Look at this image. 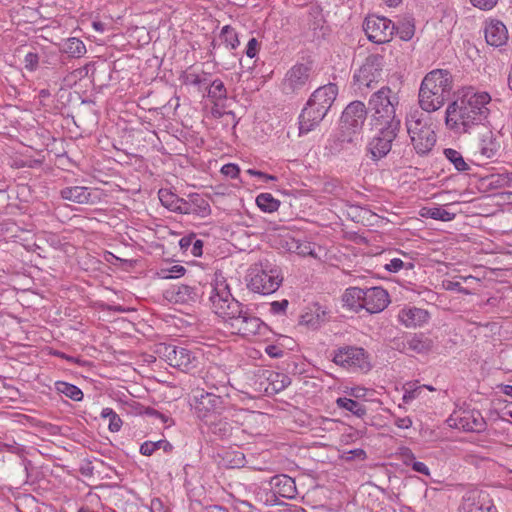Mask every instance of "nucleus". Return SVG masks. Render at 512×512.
Masks as SVG:
<instances>
[{"mask_svg": "<svg viewBox=\"0 0 512 512\" xmlns=\"http://www.w3.org/2000/svg\"><path fill=\"white\" fill-rule=\"evenodd\" d=\"M213 311L223 317L232 333L249 337L260 334V330L265 326L264 322L249 312L244 310L242 303L237 301L231 294L225 281H216L211 288L209 297Z\"/></svg>", "mask_w": 512, "mask_h": 512, "instance_id": "f257e3e1", "label": "nucleus"}, {"mask_svg": "<svg viewBox=\"0 0 512 512\" xmlns=\"http://www.w3.org/2000/svg\"><path fill=\"white\" fill-rule=\"evenodd\" d=\"M491 97L486 92L467 90L450 103L446 110V125L458 132H468L474 125L483 124L489 115L487 105Z\"/></svg>", "mask_w": 512, "mask_h": 512, "instance_id": "f03ea898", "label": "nucleus"}, {"mask_svg": "<svg viewBox=\"0 0 512 512\" xmlns=\"http://www.w3.org/2000/svg\"><path fill=\"white\" fill-rule=\"evenodd\" d=\"M338 95V87L329 83L317 88L308 99L299 116V133L315 129L327 115Z\"/></svg>", "mask_w": 512, "mask_h": 512, "instance_id": "7ed1b4c3", "label": "nucleus"}, {"mask_svg": "<svg viewBox=\"0 0 512 512\" xmlns=\"http://www.w3.org/2000/svg\"><path fill=\"white\" fill-rule=\"evenodd\" d=\"M453 87V78L448 70L435 69L427 73L419 89V104L422 110L433 112L440 109Z\"/></svg>", "mask_w": 512, "mask_h": 512, "instance_id": "20e7f679", "label": "nucleus"}, {"mask_svg": "<svg viewBox=\"0 0 512 512\" xmlns=\"http://www.w3.org/2000/svg\"><path fill=\"white\" fill-rule=\"evenodd\" d=\"M399 106L398 93L388 86L375 91L368 100V110L371 113V124L378 126H401V119L397 114Z\"/></svg>", "mask_w": 512, "mask_h": 512, "instance_id": "39448f33", "label": "nucleus"}, {"mask_svg": "<svg viewBox=\"0 0 512 512\" xmlns=\"http://www.w3.org/2000/svg\"><path fill=\"white\" fill-rule=\"evenodd\" d=\"M283 278L278 268L270 267L268 263L251 269L248 279V288L263 295L274 293L282 283Z\"/></svg>", "mask_w": 512, "mask_h": 512, "instance_id": "423d86ee", "label": "nucleus"}, {"mask_svg": "<svg viewBox=\"0 0 512 512\" xmlns=\"http://www.w3.org/2000/svg\"><path fill=\"white\" fill-rule=\"evenodd\" d=\"M193 407L197 418L204 424L213 417L216 418L228 412L230 404L226 398L213 392H202L194 396Z\"/></svg>", "mask_w": 512, "mask_h": 512, "instance_id": "0eeeda50", "label": "nucleus"}, {"mask_svg": "<svg viewBox=\"0 0 512 512\" xmlns=\"http://www.w3.org/2000/svg\"><path fill=\"white\" fill-rule=\"evenodd\" d=\"M313 74V62L296 63L285 74L281 90L286 95L298 94L309 84Z\"/></svg>", "mask_w": 512, "mask_h": 512, "instance_id": "6e6552de", "label": "nucleus"}, {"mask_svg": "<svg viewBox=\"0 0 512 512\" xmlns=\"http://www.w3.org/2000/svg\"><path fill=\"white\" fill-rule=\"evenodd\" d=\"M384 67V56L379 54L369 55L358 71L354 74V81L358 89L374 88L381 80Z\"/></svg>", "mask_w": 512, "mask_h": 512, "instance_id": "1a4fd4ad", "label": "nucleus"}, {"mask_svg": "<svg viewBox=\"0 0 512 512\" xmlns=\"http://www.w3.org/2000/svg\"><path fill=\"white\" fill-rule=\"evenodd\" d=\"M155 352L159 358L166 361L170 366L182 371L187 372L195 366L196 357L185 347L160 343L157 345Z\"/></svg>", "mask_w": 512, "mask_h": 512, "instance_id": "9d476101", "label": "nucleus"}, {"mask_svg": "<svg viewBox=\"0 0 512 512\" xmlns=\"http://www.w3.org/2000/svg\"><path fill=\"white\" fill-rule=\"evenodd\" d=\"M368 111V108L362 101H353L345 108L341 117L342 131H347L344 140L352 142L353 136L360 133Z\"/></svg>", "mask_w": 512, "mask_h": 512, "instance_id": "9b49d317", "label": "nucleus"}, {"mask_svg": "<svg viewBox=\"0 0 512 512\" xmlns=\"http://www.w3.org/2000/svg\"><path fill=\"white\" fill-rule=\"evenodd\" d=\"M333 362L344 368H358L362 371H368L371 368L367 352L356 346L338 348L334 352Z\"/></svg>", "mask_w": 512, "mask_h": 512, "instance_id": "f8f14e48", "label": "nucleus"}, {"mask_svg": "<svg viewBox=\"0 0 512 512\" xmlns=\"http://www.w3.org/2000/svg\"><path fill=\"white\" fill-rule=\"evenodd\" d=\"M378 134L369 142L368 149L373 160L385 157L392 148V143L398 136L401 126H378Z\"/></svg>", "mask_w": 512, "mask_h": 512, "instance_id": "ddd939ff", "label": "nucleus"}, {"mask_svg": "<svg viewBox=\"0 0 512 512\" xmlns=\"http://www.w3.org/2000/svg\"><path fill=\"white\" fill-rule=\"evenodd\" d=\"M237 412L231 409L216 418H212L203 425L207 427L208 433L217 439L224 440L230 438L233 433L239 430L240 422L236 419Z\"/></svg>", "mask_w": 512, "mask_h": 512, "instance_id": "4468645a", "label": "nucleus"}, {"mask_svg": "<svg viewBox=\"0 0 512 512\" xmlns=\"http://www.w3.org/2000/svg\"><path fill=\"white\" fill-rule=\"evenodd\" d=\"M363 29L368 39L377 44L388 42L393 35L392 21L386 17L367 16Z\"/></svg>", "mask_w": 512, "mask_h": 512, "instance_id": "2eb2a0df", "label": "nucleus"}, {"mask_svg": "<svg viewBox=\"0 0 512 512\" xmlns=\"http://www.w3.org/2000/svg\"><path fill=\"white\" fill-rule=\"evenodd\" d=\"M413 129L408 132L410 135L414 149L418 154L424 155L432 150L436 143V135L430 125L421 126L418 128L416 124Z\"/></svg>", "mask_w": 512, "mask_h": 512, "instance_id": "dca6fc26", "label": "nucleus"}, {"mask_svg": "<svg viewBox=\"0 0 512 512\" xmlns=\"http://www.w3.org/2000/svg\"><path fill=\"white\" fill-rule=\"evenodd\" d=\"M389 302V294L382 287H371L363 289V309H365L370 314L383 311Z\"/></svg>", "mask_w": 512, "mask_h": 512, "instance_id": "f3484780", "label": "nucleus"}, {"mask_svg": "<svg viewBox=\"0 0 512 512\" xmlns=\"http://www.w3.org/2000/svg\"><path fill=\"white\" fill-rule=\"evenodd\" d=\"M454 419L451 417L448 419L449 425H454L457 428H461L465 431L481 432L485 429L486 423L481 413L477 410L464 411L463 415L459 417L458 421L451 423Z\"/></svg>", "mask_w": 512, "mask_h": 512, "instance_id": "a211bd4d", "label": "nucleus"}, {"mask_svg": "<svg viewBox=\"0 0 512 512\" xmlns=\"http://www.w3.org/2000/svg\"><path fill=\"white\" fill-rule=\"evenodd\" d=\"M486 498L487 494L478 489L466 491L462 497L459 512H479L488 504H491Z\"/></svg>", "mask_w": 512, "mask_h": 512, "instance_id": "6ab92c4d", "label": "nucleus"}, {"mask_svg": "<svg viewBox=\"0 0 512 512\" xmlns=\"http://www.w3.org/2000/svg\"><path fill=\"white\" fill-rule=\"evenodd\" d=\"M270 486L275 495L283 498L293 499L297 494L295 480L284 474L273 476Z\"/></svg>", "mask_w": 512, "mask_h": 512, "instance_id": "aec40b11", "label": "nucleus"}, {"mask_svg": "<svg viewBox=\"0 0 512 512\" xmlns=\"http://www.w3.org/2000/svg\"><path fill=\"white\" fill-rule=\"evenodd\" d=\"M485 39L487 44L500 47L508 40L506 26L499 20H491L485 27Z\"/></svg>", "mask_w": 512, "mask_h": 512, "instance_id": "412c9836", "label": "nucleus"}, {"mask_svg": "<svg viewBox=\"0 0 512 512\" xmlns=\"http://www.w3.org/2000/svg\"><path fill=\"white\" fill-rule=\"evenodd\" d=\"M427 318L428 312L417 307L404 309L399 313V319L406 327L421 325L427 321Z\"/></svg>", "mask_w": 512, "mask_h": 512, "instance_id": "4be33fe9", "label": "nucleus"}, {"mask_svg": "<svg viewBox=\"0 0 512 512\" xmlns=\"http://www.w3.org/2000/svg\"><path fill=\"white\" fill-rule=\"evenodd\" d=\"M60 195L64 200L78 204L89 203L91 197V193L88 188L83 186L65 187L60 191Z\"/></svg>", "mask_w": 512, "mask_h": 512, "instance_id": "5701e85b", "label": "nucleus"}, {"mask_svg": "<svg viewBox=\"0 0 512 512\" xmlns=\"http://www.w3.org/2000/svg\"><path fill=\"white\" fill-rule=\"evenodd\" d=\"M362 299L363 289L359 287H350L346 289L342 296L344 306H347L354 312H359L363 309Z\"/></svg>", "mask_w": 512, "mask_h": 512, "instance_id": "b1692460", "label": "nucleus"}, {"mask_svg": "<svg viewBox=\"0 0 512 512\" xmlns=\"http://www.w3.org/2000/svg\"><path fill=\"white\" fill-rule=\"evenodd\" d=\"M433 341L426 337L424 334H415L408 338L404 343V348H407L416 353H425L431 350Z\"/></svg>", "mask_w": 512, "mask_h": 512, "instance_id": "393cba45", "label": "nucleus"}, {"mask_svg": "<svg viewBox=\"0 0 512 512\" xmlns=\"http://www.w3.org/2000/svg\"><path fill=\"white\" fill-rule=\"evenodd\" d=\"M392 27L393 34L396 33L404 41H408L414 36L415 26L412 19H403L392 23Z\"/></svg>", "mask_w": 512, "mask_h": 512, "instance_id": "a878e982", "label": "nucleus"}, {"mask_svg": "<svg viewBox=\"0 0 512 512\" xmlns=\"http://www.w3.org/2000/svg\"><path fill=\"white\" fill-rule=\"evenodd\" d=\"M336 404L339 408L345 409L360 418L367 413V409L363 404L350 398L340 397L336 400Z\"/></svg>", "mask_w": 512, "mask_h": 512, "instance_id": "bb28decb", "label": "nucleus"}, {"mask_svg": "<svg viewBox=\"0 0 512 512\" xmlns=\"http://www.w3.org/2000/svg\"><path fill=\"white\" fill-rule=\"evenodd\" d=\"M420 215L422 217L441 221H451L455 217L454 213H451L441 207H423L420 210Z\"/></svg>", "mask_w": 512, "mask_h": 512, "instance_id": "cd10ccee", "label": "nucleus"}, {"mask_svg": "<svg viewBox=\"0 0 512 512\" xmlns=\"http://www.w3.org/2000/svg\"><path fill=\"white\" fill-rule=\"evenodd\" d=\"M55 387L59 393L67 396L68 398L74 401H81L83 399V392L81 391L80 388L73 384L58 381L55 383Z\"/></svg>", "mask_w": 512, "mask_h": 512, "instance_id": "c85d7f7f", "label": "nucleus"}, {"mask_svg": "<svg viewBox=\"0 0 512 512\" xmlns=\"http://www.w3.org/2000/svg\"><path fill=\"white\" fill-rule=\"evenodd\" d=\"M256 204L262 211L272 213L278 210L280 201L270 193H261L256 198Z\"/></svg>", "mask_w": 512, "mask_h": 512, "instance_id": "c756f323", "label": "nucleus"}, {"mask_svg": "<svg viewBox=\"0 0 512 512\" xmlns=\"http://www.w3.org/2000/svg\"><path fill=\"white\" fill-rule=\"evenodd\" d=\"M444 155L454 165L456 170L460 172L469 170V165L465 162L463 156L457 150L447 148L444 150Z\"/></svg>", "mask_w": 512, "mask_h": 512, "instance_id": "7c9ffc66", "label": "nucleus"}, {"mask_svg": "<svg viewBox=\"0 0 512 512\" xmlns=\"http://www.w3.org/2000/svg\"><path fill=\"white\" fill-rule=\"evenodd\" d=\"M219 37L221 41L225 43V45L231 50L236 49L239 45L238 35L235 29L229 25H226L222 28Z\"/></svg>", "mask_w": 512, "mask_h": 512, "instance_id": "2f4dec72", "label": "nucleus"}, {"mask_svg": "<svg viewBox=\"0 0 512 512\" xmlns=\"http://www.w3.org/2000/svg\"><path fill=\"white\" fill-rule=\"evenodd\" d=\"M207 96L213 101H219L227 98L226 87L220 79H215L208 89Z\"/></svg>", "mask_w": 512, "mask_h": 512, "instance_id": "473e14b6", "label": "nucleus"}, {"mask_svg": "<svg viewBox=\"0 0 512 512\" xmlns=\"http://www.w3.org/2000/svg\"><path fill=\"white\" fill-rule=\"evenodd\" d=\"M101 417L108 420V428L111 432H118L122 426V420L119 415L111 408H104Z\"/></svg>", "mask_w": 512, "mask_h": 512, "instance_id": "72a5a7b5", "label": "nucleus"}, {"mask_svg": "<svg viewBox=\"0 0 512 512\" xmlns=\"http://www.w3.org/2000/svg\"><path fill=\"white\" fill-rule=\"evenodd\" d=\"M159 200L163 206L171 211H176L180 198L167 189H160L158 192Z\"/></svg>", "mask_w": 512, "mask_h": 512, "instance_id": "f704fd0d", "label": "nucleus"}, {"mask_svg": "<svg viewBox=\"0 0 512 512\" xmlns=\"http://www.w3.org/2000/svg\"><path fill=\"white\" fill-rule=\"evenodd\" d=\"M64 51L72 57H80L86 52V48L81 40L69 38L64 45Z\"/></svg>", "mask_w": 512, "mask_h": 512, "instance_id": "c9c22d12", "label": "nucleus"}, {"mask_svg": "<svg viewBox=\"0 0 512 512\" xmlns=\"http://www.w3.org/2000/svg\"><path fill=\"white\" fill-rule=\"evenodd\" d=\"M410 124L413 126L416 124L418 128L427 125L423 112H420L419 110L411 111L406 117V127L408 132L413 129Z\"/></svg>", "mask_w": 512, "mask_h": 512, "instance_id": "e433bc0d", "label": "nucleus"}, {"mask_svg": "<svg viewBox=\"0 0 512 512\" xmlns=\"http://www.w3.org/2000/svg\"><path fill=\"white\" fill-rule=\"evenodd\" d=\"M192 202H195V214L205 217L210 214L209 203L199 195L191 196Z\"/></svg>", "mask_w": 512, "mask_h": 512, "instance_id": "4c0bfd02", "label": "nucleus"}, {"mask_svg": "<svg viewBox=\"0 0 512 512\" xmlns=\"http://www.w3.org/2000/svg\"><path fill=\"white\" fill-rule=\"evenodd\" d=\"M300 324L305 325L307 327L317 329L321 324V319L319 313L314 314L311 312H307L300 317Z\"/></svg>", "mask_w": 512, "mask_h": 512, "instance_id": "58836bf2", "label": "nucleus"}, {"mask_svg": "<svg viewBox=\"0 0 512 512\" xmlns=\"http://www.w3.org/2000/svg\"><path fill=\"white\" fill-rule=\"evenodd\" d=\"M273 385V390L279 392L290 384V379L286 375H280L278 373L271 375L269 378Z\"/></svg>", "mask_w": 512, "mask_h": 512, "instance_id": "ea45409f", "label": "nucleus"}, {"mask_svg": "<svg viewBox=\"0 0 512 512\" xmlns=\"http://www.w3.org/2000/svg\"><path fill=\"white\" fill-rule=\"evenodd\" d=\"M195 210V202H192L191 199L185 200L180 198L175 212L182 214H195Z\"/></svg>", "mask_w": 512, "mask_h": 512, "instance_id": "a19ab883", "label": "nucleus"}, {"mask_svg": "<svg viewBox=\"0 0 512 512\" xmlns=\"http://www.w3.org/2000/svg\"><path fill=\"white\" fill-rule=\"evenodd\" d=\"M471 4L480 10H491L493 9L498 0H470Z\"/></svg>", "mask_w": 512, "mask_h": 512, "instance_id": "79ce46f5", "label": "nucleus"}, {"mask_svg": "<svg viewBox=\"0 0 512 512\" xmlns=\"http://www.w3.org/2000/svg\"><path fill=\"white\" fill-rule=\"evenodd\" d=\"M424 387H426V385L418 386L414 389L405 388V393L403 395V401L405 403H409L410 401L418 398L419 395L421 394V392L423 391Z\"/></svg>", "mask_w": 512, "mask_h": 512, "instance_id": "37998d69", "label": "nucleus"}, {"mask_svg": "<svg viewBox=\"0 0 512 512\" xmlns=\"http://www.w3.org/2000/svg\"><path fill=\"white\" fill-rule=\"evenodd\" d=\"M39 57L36 53L29 52L24 58L25 68L34 71L38 66Z\"/></svg>", "mask_w": 512, "mask_h": 512, "instance_id": "c03bdc74", "label": "nucleus"}, {"mask_svg": "<svg viewBox=\"0 0 512 512\" xmlns=\"http://www.w3.org/2000/svg\"><path fill=\"white\" fill-rule=\"evenodd\" d=\"M178 294L183 297L186 296V300L191 301H194L198 296L196 289L187 285L179 287Z\"/></svg>", "mask_w": 512, "mask_h": 512, "instance_id": "a18cd8bd", "label": "nucleus"}, {"mask_svg": "<svg viewBox=\"0 0 512 512\" xmlns=\"http://www.w3.org/2000/svg\"><path fill=\"white\" fill-rule=\"evenodd\" d=\"M158 449L159 445L156 442L146 441L141 444L140 453L144 456H151Z\"/></svg>", "mask_w": 512, "mask_h": 512, "instance_id": "49530a36", "label": "nucleus"}, {"mask_svg": "<svg viewBox=\"0 0 512 512\" xmlns=\"http://www.w3.org/2000/svg\"><path fill=\"white\" fill-rule=\"evenodd\" d=\"M240 172L239 167L236 164L229 163L225 164L221 168V173L230 178H236Z\"/></svg>", "mask_w": 512, "mask_h": 512, "instance_id": "de8ad7c7", "label": "nucleus"}, {"mask_svg": "<svg viewBox=\"0 0 512 512\" xmlns=\"http://www.w3.org/2000/svg\"><path fill=\"white\" fill-rule=\"evenodd\" d=\"M288 300L283 299L282 301H274L271 303V312L273 314H283L288 307Z\"/></svg>", "mask_w": 512, "mask_h": 512, "instance_id": "09e8293b", "label": "nucleus"}, {"mask_svg": "<svg viewBox=\"0 0 512 512\" xmlns=\"http://www.w3.org/2000/svg\"><path fill=\"white\" fill-rule=\"evenodd\" d=\"M258 50H259V43H258L257 39L251 38L248 41V44L246 46V51H245L246 55L249 58H254L257 55Z\"/></svg>", "mask_w": 512, "mask_h": 512, "instance_id": "8fccbe9b", "label": "nucleus"}, {"mask_svg": "<svg viewBox=\"0 0 512 512\" xmlns=\"http://www.w3.org/2000/svg\"><path fill=\"white\" fill-rule=\"evenodd\" d=\"M404 266V262L399 258L392 259L388 264L385 265L386 270L390 272H398Z\"/></svg>", "mask_w": 512, "mask_h": 512, "instance_id": "3c124183", "label": "nucleus"}, {"mask_svg": "<svg viewBox=\"0 0 512 512\" xmlns=\"http://www.w3.org/2000/svg\"><path fill=\"white\" fill-rule=\"evenodd\" d=\"M265 352L272 358H281L284 355V351L277 345H268Z\"/></svg>", "mask_w": 512, "mask_h": 512, "instance_id": "603ef678", "label": "nucleus"}, {"mask_svg": "<svg viewBox=\"0 0 512 512\" xmlns=\"http://www.w3.org/2000/svg\"><path fill=\"white\" fill-rule=\"evenodd\" d=\"M186 83L194 85V86H200V85L206 83V79L202 78L198 74L190 73L186 76Z\"/></svg>", "mask_w": 512, "mask_h": 512, "instance_id": "864d4df0", "label": "nucleus"}, {"mask_svg": "<svg viewBox=\"0 0 512 512\" xmlns=\"http://www.w3.org/2000/svg\"><path fill=\"white\" fill-rule=\"evenodd\" d=\"M411 467L412 469L415 471V472H418L420 474H423V475H426V476H429L430 475V471H429V468L427 467V465L423 462H419V461H413V463H411Z\"/></svg>", "mask_w": 512, "mask_h": 512, "instance_id": "5fc2aeb1", "label": "nucleus"}, {"mask_svg": "<svg viewBox=\"0 0 512 512\" xmlns=\"http://www.w3.org/2000/svg\"><path fill=\"white\" fill-rule=\"evenodd\" d=\"M247 173L252 176L259 177V178L263 179L264 181H275L277 179V177L274 175L266 174L262 171H258V170H254V169H248Z\"/></svg>", "mask_w": 512, "mask_h": 512, "instance_id": "6e6d98bb", "label": "nucleus"}, {"mask_svg": "<svg viewBox=\"0 0 512 512\" xmlns=\"http://www.w3.org/2000/svg\"><path fill=\"white\" fill-rule=\"evenodd\" d=\"M394 424L401 429H408L412 425V420L409 417L396 418Z\"/></svg>", "mask_w": 512, "mask_h": 512, "instance_id": "4d7b16f0", "label": "nucleus"}, {"mask_svg": "<svg viewBox=\"0 0 512 512\" xmlns=\"http://www.w3.org/2000/svg\"><path fill=\"white\" fill-rule=\"evenodd\" d=\"M186 269L181 266V265H175L173 266L169 272L171 273L170 275L166 276V278H174V277H179V276H182L184 273H185Z\"/></svg>", "mask_w": 512, "mask_h": 512, "instance_id": "13d9d810", "label": "nucleus"}, {"mask_svg": "<svg viewBox=\"0 0 512 512\" xmlns=\"http://www.w3.org/2000/svg\"><path fill=\"white\" fill-rule=\"evenodd\" d=\"M202 247H203V242L201 240H195L192 242V254L194 256H201L202 254Z\"/></svg>", "mask_w": 512, "mask_h": 512, "instance_id": "bf43d9fd", "label": "nucleus"}, {"mask_svg": "<svg viewBox=\"0 0 512 512\" xmlns=\"http://www.w3.org/2000/svg\"><path fill=\"white\" fill-rule=\"evenodd\" d=\"M402 455L404 457V463L406 465H411V463L415 461V456L409 448H405Z\"/></svg>", "mask_w": 512, "mask_h": 512, "instance_id": "052dcab7", "label": "nucleus"}, {"mask_svg": "<svg viewBox=\"0 0 512 512\" xmlns=\"http://www.w3.org/2000/svg\"><path fill=\"white\" fill-rule=\"evenodd\" d=\"M156 443L159 445V449H163L165 452H171L173 449V446L167 440H159Z\"/></svg>", "mask_w": 512, "mask_h": 512, "instance_id": "680f3d73", "label": "nucleus"}, {"mask_svg": "<svg viewBox=\"0 0 512 512\" xmlns=\"http://www.w3.org/2000/svg\"><path fill=\"white\" fill-rule=\"evenodd\" d=\"M204 512H229L227 508L220 505H211L205 508Z\"/></svg>", "mask_w": 512, "mask_h": 512, "instance_id": "e2e57ef3", "label": "nucleus"}, {"mask_svg": "<svg viewBox=\"0 0 512 512\" xmlns=\"http://www.w3.org/2000/svg\"><path fill=\"white\" fill-rule=\"evenodd\" d=\"M349 454H352L351 458L357 457L359 459H365L366 458V452L362 449H355L351 450Z\"/></svg>", "mask_w": 512, "mask_h": 512, "instance_id": "0e129e2a", "label": "nucleus"}, {"mask_svg": "<svg viewBox=\"0 0 512 512\" xmlns=\"http://www.w3.org/2000/svg\"><path fill=\"white\" fill-rule=\"evenodd\" d=\"M192 242H193V238L191 237H183L179 244L181 246L182 249H188L190 247V245H192Z\"/></svg>", "mask_w": 512, "mask_h": 512, "instance_id": "69168bd1", "label": "nucleus"}, {"mask_svg": "<svg viewBox=\"0 0 512 512\" xmlns=\"http://www.w3.org/2000/svg\"><path fill=\"white\" fill-rule=\"evenodd\" d=\"M340 187L334 183H327L325 185V191L327 192H330V193H334V194H337V190L339 189Z\"/></svg>", "mask_w": 512, "mask_h": 512, "instance_id": "338daca9", "label": "nucleus"}, {"mask_svg": "<svg viewBox=\"0 0 512 512\" xmlns=\"http://www.w3.org/2000/svg\"><path fill=\"white\" fill-rule=\"evenodd\" d=\"M447 289L458 290L460 292L464 291V289L462 288V286L459 282H449Z\"/></svg>", "mask_w": 512, "mask_h": 512, "instance_id": "774afa93", "label": "nucleus"}]
</instances>
